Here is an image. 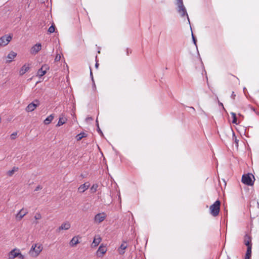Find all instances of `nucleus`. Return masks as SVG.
I'll use <instances>...</instances> for the list:
<instances>
[{"label": "nucleus", "instance_id": "obj_3", "mask_svg": "<svg viewBox=\"0 0 259 259\" xmlns=\"http://www.w3.org/2000/svg\"><path fill=\"white\" fill-rule=\"evenodd\" d=\"M220 201L217 200L213 204L210 206V213L212 216L217 217L219 215L220 210Z\"/></svg>", "mask_w": 259, "mask_h": 259}, {"label": "nucleus", "instance_id": "obj_11", "mask_svg": "<svg viewBox=\"0 0 259 259\" xmlns=\"http://www.w3.org/2000/svg\"><path fill=\"white\" fill-rule=\"evenodd\" d=\"M19 251V249L17 248H15L11 250L8 254L9 259H14V258L17 257L18 256V252Z\"/></svg>", "mask_w": 259, "mask_h": 259}, {"label": "nucleus", "instance_id": "obj_41", "mask_svg": "<svg viewBox=\"0 0 259 259\" xmlns=\"http://www.w3.org/2000/svg\"><path fill=\"white\" fill-rule=\"evenodd\" d=\"M88 120H93V118L92 117H88L86 118V120L88 121Z\"/></svg>", "mask_w": 259, "mask_h": 259}, {"label": "nucleus", "instance_id": "obj_36", "mask_svg": "<svg viewBox=\"0 0 259 259\" xmlns=\"http://www.w3.org/2000/svg\"><path fill=\"white\" fill-rule=\"evenodd\" d=\"M238 142H239V140H237L236 137H235V142L236 147H238Z\"/></svg>", "mask_w": 259, "mask_h": 259}, {"label": "nucleus", "instance_id": "obj_29", "mask_svg": "<svg viewBox=\"0 0 259 259\" xmlns=\"http://www.w3.org/2000/svg\"><path fill=\"white\" fill-rule=\"evenodd\" d=\"M42 69H43L46 73L47 71L49 69V66L48 65L45 64L41 66Z\"/></svg>", "mask_w": 259, "mask_h": 259}, {"label": "nucleus", "instance_id": "obj_2", "mask_svg": "<svg viewBox=\"0 0 259 259\" xmlns=\"http://www.w3.org/2000/svg\"><path fill=\"white\" fill-rule=\"evenodd\" d=\"M42 248L43 247L41 244H33L29 251V254L31 256L36 257L39 254Z\"/></svg>", "mask_w": 259, "mask_h": 259}, {"label": "nucleus", "instance_id": "obj_35", "mask_svg": "<svg viewBox=\"0 0 259 259\" xmlns=\"http://www.w3.org/2000/svg\"><path fill=\"white\" fill-rule=\"evenodd\" d=\"M90 76L91 77V78H92V81L93 82V84H94V85H95V82H94V80L93 73H92V69H91V67H90Z\"/></svg>", "mask_w": 259, "mask_h": 259}, {"label": "nucleus", "instance_id": "obj_30", "mask_svg": "<svg viewBox=\"0 0 259 259\" xmlns=\"http://www.w3.org/2000/svg\"><path fill=\"white\" fill-rule=\"evenodd\" d=\"M34 218L35 220H39L41 218V215L39 213H36L34 216Z\"/></svg>", "mask_w": 259, "mask_h": 259}, {"label": "nucleus", "instance_id": "obj_18", "mask_svg": "<svg viewBox=\"0 0 259 259\" xmlns=\"http://www.w3.org/2000/svg\"><path fill=\"white\" fill-rule=\"evenodd\" d=\"M17 56V53L11 51L7 56V58L10 60L7 61V62H11Z\"/></svg>", "mask_w": 259, "mask_h": 259}, {"label": "nucleus", "instance_id": "obj_27", "mask_svg": "<svg viewBox=\"0 0 259 259\" xmlns=\"http://www.w3.org/2000/svg\"><path fill=\"white\" fill-rule=\"evenodd\" d=\"M251 246H248L247 248V250H246L245 255L251 256Z\"/></svg>", "mask_w": 259, "mask_h": 259}, {"label": "nucleus", "instance_id": "obj_26", "mask_svg": "<svg viewBox=\"0 0 259 259\" xmlns=\"http://www.w3.org/2000/svg\"><path fill=\"white\" fill-rule=\"evenodd\" d=\"M231 114L232 117L233 118L232 122L233 123L237 124V117H236V114L235 113L232 112L231 113Z\"/></svg>", "mask_w": 259, "mask_h": 259}, {"label": "nucleus", "instance_id": "obj_20", "mask_svg": "<svg viewBox=\"0 0 259 259\" xmlns=\"http://www.w3.org/2000/svg\"><path fill=\"white\" fill-rule=\"evenodd\" d=\"M87 137V134L85 133H80L76 136V139L77 141L81 140L83 138Z\"/></svg>", "mask_w": 259, "mask_h": 259}, {"label": "nucleus", "instance_id": "obj_39", "mask_svg": "<svg viewBox=\"0 0 259 259\" xmlns=\"http://www.w3.org/2000/svg\"><path fill=\"white\" fill-rule=\"evenodd\" d=\"M192 36L193 41L194 44L196 45V40L195 37L194 36L193 33H192Z\"/></svg>", "mask_w": 259, "mask_h": 259}, {"label": "nucleus", "instance_id": "obj_38", "mask_svg": "<svg viewBox=\"0 0 259 259\" xmlns=\"http://www.w3.org/2000/svg\"><path fill=\"white\" fill-rule=\"evenodd\" d=\"M236 95L235 94L234 92H232V94L231 95V98L233 99H234L235 98Z\"/></svg>", "mask_w": 259, "mask_h": 259}, {"label": "nucleus", "instance_id": "obj_32", "mask_svg": "<svg viewBox=\"0 0 259 259\" xmlns=\"http://www.w3.org/2000/svg\"><path fill=\"white\" fill-rule=\"evenodd\" d=\"M14 170H13L12 169V170H9L8 172H7V175L10 176V177H11L13 175V174H14Z\"/></svg>", "mask_w": 259, "mask_h": 259}, {"label": "nucleus", "instance_id": "obj_4", "mask_svg": "<svg viewBox=\"0 0 259 259\" xmlns=\"http://www.w3.org/2000/svg\"><path fill=\"white\" fill-rule=\"evenodd\" d=\"M255 180L253 175L250 174L243 175L242 177V182L248 186H252Z\"/></svg>", "mask_w": 259, "mask_h": 259}, {"label": "nucleus", "instance_id": "obj_19", "mask_svg": "<svg viewBox=\"0 0 259 259\" xmlns=\"http://www.w3.org/2000/svg\"><path fill=\"white\" fill-rule=\"evenodd\" d=\"M79 243L77 237L75 236L72 238L71 241L69 242V245L70 246H74L76 245L77 244Z\"/></svg>", "mask_w": 259, "mask_h": 259}, {"label": "nucleus", "instance_id": "obj_37", "mask_svg": "<svg viewBox=\"0 0 259 259\" xmlns=\"http://www.w3.org/2000/svg\"><path fill=\"white\" fill-rule=\"evenodd\" d=\"M41 189H42V187H41L40 186L38 185V186H37V187H36V188L35 189V191H38L39 190Z\"/></svg>", "mask_w": 259, "mask_h": 259}, {"label": "nucleus", "instance_id": "obj_31", "mask_svg": "<svg viewBox=\"0 0 259 259\" xmlns=\"http://www.w3.org/2000/svg\"><path fill=\"white\" fill-rule=\"evenodd\" d=\"M17 135V133L16 132H14V133H13V134H12L11 135V136H10L11 139L12 140H14V139H16V137Z\"/></svg>", "mask_w": 259, "mask_h": 259}, {"label": "nucleus", "instance_id": "obj_6", "mask_svg": "<svg viewBox=\"0 0 259 259\" xmlns=\"http://www.w3.org/2000/svg\"><path fill=\"white\" fill-rule=\"evenodd\" d=\"M39 105V102L38 100H35L33 102L30 103L26 108V111L31 112Z\"/></svg>", "mask_w": 259, "mask_h": 259}, {"label": "nucleus", "instance_id": "obj_1", "mask_svg": "<svg viewBox=\"0 0 259 259\" xmlns=\"http://www.w3.org/2000/svg\"><path fill=\"white\" fill-rule=\"evenodd\" d=\"M176 5L178 7L177 11L182 17L187 16L188 21L190 23V19L187 13V10L183 4V0H177Z\"/></svg>", "mask_w": 259, "mask_h": 259}, {"label": "nucleus", "instance_id": "obj_22", "mask_svg": "<svg viewBox=\"0 0 259 259\" xmlns=\"http://www.w3.org/2000/svg\"><path fill=\"white\" fill-rule=\"evenodd\" d=\"M66 121H67V119L66 118L60 117L59 118V121H58V123L57 124L56 126H60L63 125V124H64L66 122Z\"/></svg>", "mask_w": 259, "mask_h": 259}, {"label": "nucleus", "instance_id": "obj_13", "mask_svg": "<svg viewBox=\"0 0 259 259\" xmlns=\"http://www.w3.org/2000/svg\"><path fill=\"white\" fill-rule=\"evenodd\" d=\"M127 245L125 241H123L118 249V253L120 254H123L125 252L124 250L127 248Z\"/></svg>", "mask_w": 259, "mask_h": 259}, {"label": "nucleus", "instance_id": "obj_21", "mask_svg": "<svg viewBox=\"0 0 259 259\" xmlns=\"http://www.w3.org/2000/svg\"><path fill=\"white\" fill-rule=\"evenodd\" d=\"M54 116L53 114H51L44 120V123L46 125H48L52 122Z\"/></svg>", "mask_w": 259, "mask_h": 259}, {"label": "nucleus", "instance_id": "obj_24", "mask_svg": "<svg viewBox=\"0 0 259 259\" xmlns=\"http://www.w3.org/2000/svg\"><path fill=\"white\" fill-rule=\"evenodd\" d=\"M98 185L97 184H93L91 188V191L92 193H95L97 191Z\"/></svg>", "mask_w": 259, "mask_h": 259}, {"label": "nucleus", "instance_id": "obj_43", "mask_svg": "<svg viewBox=\"0 0 259 259\" xmlns=\"http://www.w3.org/2000/svg\"><path fill=\"white\" fill-rule=\"evenodd\" d=\"M250 257L251 256L245 255V259H250Z\"/></svg>", "mask_w": 259, "mask_h": 259}, {"label": "nucleus", "instance_id": "obj_16", "mask_svg": "<svg viewBox=\"0 0 259 259\" xmlns=\"http://www.w3.org/2000/svg\"><path fill=\"white\" fill-rule=\"evenodd\" d=\"M90 187V184L89 183H85L84 184L81 185L78 188V191L80 193L84 192L87 190Z\"/></svg>", "mask_w": 259, "mask_h": 259}, {"label": "nucleus", "instance_id": "obj_10", "mask_svg": "<svg viewBox=\"0 0 259 259\" xmlns=\"http://www.w3.org/2000/svg\"><path fill=\"white\" fill-rule=\"evenodd\" d=\"M24 209H21L16 214V219L18 221H20L26 214L28 213L27 210L24 211Z\"/></svg>", "mask_w": 259, "mask_h": 259}, {"label": "nucleus", "instance_id": "obj_5", "mask_svg": "<svg viewBox=\"0 0 259 259\" xmlns=\"http://www.w3.org/2000/svg\"><path fill=\"white\" fill-rule=\"evenodd\" d=\"M12 36L10 35L7 36L4 35L0 38V46L5 47L7 46L11 40Z\"/></svg>", "mask_w": 259, "mask_h": 259}, {"label": "nucleus", "instance_id": "obj_17", "mask_svg": "<svg viewBox=\"0 0 259 259\" xmlns=\"http://www.w3.org/2000/svg\"><path fill=\"white\" fill-rule=\"evenodd\" d=\"M70 228V224L68 222H66L65 223H63L61 226H60L58 228V230H68Z\"/></svg>", "mask_w": 259, "mask_h": 259}, {"label": "nucleus", "instance_id": "obj_44", "mask_svg": "<svg viewBox=\"0 0 259 259\" xmlns=\"http://www.w3.org/2000/svg\"><path fill=\"white\" fill-rule=\"evenodd\" d=\"M219 105H221V106H222L223 107H223V104L222 103L220 102L219 103Z\"/></svg>", "mask_w": 259, "mask_h": 259}, {"label": "nucleus", "instance_id": "obj_9", "mask_svg": "<svg viewBox=\"0 0 259 259\" xmlns=\"http://www.w3.org/2000/svg\"><path fill=\"white\" fill-rule=\"evenodd\" d=\"M107 249L103 244H101L97 251V255L100 257L106 252Z\"/></svg>", "mask_w": 259, "mask_h": 259}, {"label": "nucleus", "instance_id": "obj_7", "mask_svg": "<svg viewBox=\"0 0 259 259\" xmlns=\"http://www.w3.org/2000/svg\"><path fill=\"white\" fill-rule=\"evenodd\" d=\"M105 218L106 215L105 214V213H99L95 215L94 220L95 222L98 223H100L105 220Z\"/></svg>", "mask_w": 259, "mask_h": 259}, {"label": "nucleus", "instance_id": "obj_8", "mask_svg": "<svg viewBox=\"0 0 259 259\" xmlns=\"http://www.w3.org/2000/svg\"><path fill=\"white\" fill-rule=\"evenodd\" d=\"M41 49V45L40 44H36L33 46L30 49V53L32 54H36Z\"/></svg>", "mask_w": 259, "mask_h": 259}, {"label": "nucleus", "instance_id": "obj_15", "mask_svg": "<svg viewBox=\"0 0 259 259\" xmlns=\"http://www.w3.org/2000/svg\"><path fill=\"white\" fill-rule=\"evenodd\" d=\"M251 238L250 236L247 234H246L244 236V243L245 245H246L247 247L248 246H251Z\"/></svg>", "mask_w": 259, "mask_h": 259}, {"label": "nucleus", "instance_id": "obj_14", "mask_svg": "<svg viewBox=\"0 0 259 259\" xmlns=\"http://www.w3.org/2000/svg\"><path fill=\"white\" fill-rule=\"evenodd\" d=\"M29 69V64H24L20 69L19 71L20 75H23Z\"/></svg>", "mask_w": 259, "mask_h": 259}, {"label": "nucleus", "instance_id": "obj_40", "mask_svg": "<svg viewBox=\"0 0 259 259\" xmlns=\"http://www.w3.org/2000/svg\"><path fill=\"white\" fill-rule=\"evenodd\" d=\"M12 170H14V172L17 171L18 170V167L14 166Z\"/></svg>", "mask_w": 259, "mask_h": 259}, {"label": "nucleus", "instance_id": "obj_25", "mask_svg": "<svg viewBox=\"0 0 259 259\" xmlns=\"http://www.w3.org/2000/svg\"><path fill=\"white\" fill-rule=\"evenodd\" d=\"M55 29H56V27H55V25H54V24H53L48 29V32L50 33H53L55 32Z\"/></svg>", "mask_w": 259, "mask_h": 259}, {"label": "nucleus", "instance_id": "obj_34", "mask_svg": "<svg viewBox=\"0 0 259 259\" xmlns=\"http://www.w3.org/2000/svg\"><path fill=\"white\" fill-rule=\"evenodd\" d=\"M18 254V256H17V257H18L19 259H24L25 258L24 255L22 254L20 251H19Z\"/></svg>", "mask_w": 259, "mask_h": 259}, {"label": "nucleus", "instance_id": "obj_42", "mask_svg": "<svg viewBox=\"0 0 259 259\" xmlns=\"http://www.w3.org/2000/svg\"><path fill=\"white\" fill-rule=\"evenodd\" d=\"M98 66H99V63H98V62L97 61L96 63V64H95V67L96 68H98Z\"/></svg>", "mask_w": 259, "mask_h": 259}, {"label": "nucleus", "instance_id": "obj_12", "mask_svg": "<svg viewBox=\"0 0 259 259\" xmlns=\"http://www.w3.org/2000/svg\"><path fill=\"white\" fill-rule=\"evenodd\" d=\"M102 238L99 235L95 236L93 242L92 243L91 246L93 248L97 247L101 242Z\"/></svg>", "mask_w": 259, "mask_h": 259}, {"label": "nucleus", "instance_id": "obj_33", "mask_svg": "<svg viewBox=\"0 0 259 259\" xmlns=\"http://www.w3.org/2000/svg\"><path fill=\"white\" fill-rule=\"evenodd\" d=\"M60 59H61V56H60V55L57 54V55L56 56V57L55 58V61L56 62H58V61H60Z\"/></svg>", "mask_w": 259, "mask_h": 259}, {"label": "nucleus", "instance_id": "obj_28", "mask_svg": "<svg viewBox=\"0 0 259 259\" xmlns=\"http://www.w3.org/2000/svg\"><path fill=\"white\" fill-rule=\"evenodd\" d=\"M96 121L97 126V131L99 133H100L101 134V136H103V134L102 132L101 131V129L100 128V126H99V123H98V119H96Z\"/></svg>", "mask_w": 259, "mask_h": 259}, {"label": "nucleus", "instance_id": "obj_23", "mask_svg": "<svg viewBox=\"0 0 259 259\" xmlns=\"http://www.w3.org/2000/svg\"><path fill=\"white\" fill-rule=\"evenodd\" d=\"M46 72L43 70L42 68L41 67L37 71V74L38 76L41 77L46 74Z\"/></svg>", "mask_w": 259, "mask_h": 259}]
</instances>
